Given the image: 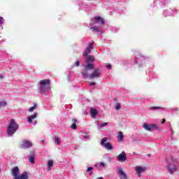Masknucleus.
<instances>
[{
	"label": "nucleus",
	"mask_w": 179,
	"mask_h": 179,
	"mask_svg": "<svg viewBox=\"0 0 179 179\" xmlns=\"http://www.w3.org/2000/svg\"><path fill=\"white\" fill-rule=\"evenodd\" d=\"M94 61V57L92 55H87V64H90V62H93Z\"/></svg>",
	"instance_id": "obj_20"
},
{
	"label": "nucleus",
	"mask_w": 179,
	"mask_h": 179,
	"mask_svg": "<svg viewBox=\"0 0 179 179\" xmlns=\"http://www.w3.org/2000/svg\"><path fill=\"white\" fill-rule=\"evenodd\" d=\"M118 171H119V176L120 179H128V178L127 177V173L124 172L122 169H119Z\"/></svg>",
	"instance_id": "obj_15"
},
{
	"label": "nucleus",
	"mask_w": 179,
	"mask_h": 179,
	"mask_svg": "<svg viewBox=\"0 0 179 179\" xmlns=\"http://www.w3.org/2000/svg\"><path fill=\"white\" fill-rule=\"evenodd\" d=\"M167 169L169 170V173H170V174H173V173L178 170L176 165H170V164L167 166Z\"/></svg>",
	"instance_id": "obj_11"
},
{
	"label": "nucleus",
	"mask_w": 179,
	"mask_h": 179,
	"mask_svg": "<svg viewBox=\"0 0 179 179\" xmlns=\"http://www.w3.org/2000/svg\"><path fill=\"white\" fill-rule=\"evenodd\" d=\"M166 122V119H162V124H164Z\"/></svg>",
	"instance_id": "obj_41"
},
{
	"label": "nucleus",
	"mask_w": 179,
	"mask_h": 179,
	"mask_svg": "<svg viewBox=\"0 0 179 179\" xmlns=\"http://www.w3.org/2000/svg\"><path fill=\"white\" fill-rule=\"evenodd\" d=\"M143 128L145 129V131H152V129H157V131L160 130V127H157L155 124H149L148 123H143Z\"/></svg>",
	"instance_id": "obj_4"
},
{
	"label": "nucleus",
	"mask_w": 179,
	"mask_h": 179,
	"mask_svg": "<svg viewBox=\"0 0 179 179\" xmlns=\"http://www.w3.org/2000/svg\"><path fill=\"white\" fill-rule=\"evenodd\" d=\"M97 179H103V177H99Z\"/></svg>",
	"instance_id": "obj_42"
},
{
	"label": "nucleus",
	"mask_w": 179,
	"mask_h": 179,
	"mask_svg": "<svg viewBox=\"0 0 179 179\" xmlns=\"http://www.w3.org/2000/svg\"><path fill=\"white\" fill-rule=\"evenodd\" d=\"M150 110H163V108L160 106H152Z\"/></svg>",
	"instance_id": "obj_24"
},
{
	"label": "nucleus",
	"mask_w": 179,
	"mask_h": 179,
	"mask_svg": "<svg viewBox=\"0 0 179 179\" xmlns=\"http://www.w3.org/2000/svg\"><path fill=\"white\" fill-rule=\"evenodd\" d=\"M100 166H101V167H106V164H104V162H101V163H100Z\"/></svg>",
	"instance_id": "obj_36"
},
{
	"label": "nucleus",
	"mask_w": 179,
	"mask_h": 179,
	"mask_svg": "<svg viewBox=\"0 0 179 179\" xmlns=\"http://www.w3.org/2000/svg\"><path fill=\"white\" fill-rule=\"evenodd\" d=\"M118 171H119V176L120 179H128V178L127 177V173L124 172L122 169H119Z\"/></svg>",
	"instance_id": "obj_13"
},
{
	"label": "nucleus",
	"mask_w": 179,
	"mask_h": 179,
	"mask_svg": "<svg viewBox=\"0 0 179 179\" xmlns=\"http://www.w3.org/2000/svg\"><path fill=\"white\" fill-rule=\"evenodd\" d=\"M37 107V103H34L33 106L29 108V113H33L34 111L35 108Z\"/></svg>",
	"instance_id": "obj_22"
},
{
	"label": "nucleus",
	"mask_w": 179,
	"mask_h": 179,
	"mask_svg": "<svg viewBox=\"0 0 179 179\" xmlns=\"http://www.w3.org/2000/svg\"><path fill=\"white\" fill-rule=\"evenodd\" d=\"M72 122H73V124H76V122H78V120L72 119Z\"/></svg>",
	"instance_id": "obj_35"
},
{
	"label": "nucleus",
	"mask_w": 179,
	"mask_h": 179,
	"mask_svg": "<svg viewBox=\"0 0 179 179\" xmlns=\"http://www.w3.org/2000/svg\"><path fill=\"white\" fill-rule=\"evenodd\" d=\"M36 118H37V113H34V115L29 116L28 117L27 122H29V124H31V122H33V120Z\"/></svg>",
	"instance_id": "obj_17"
},
{
	"label": "nucleus",
	"mask_w": 179,
	"mask_h": 179,
	"mask_svg": "<svg viewBox=\"0 0 179 179\" xmlns=\"http://www.w3.org/2000/svg\"><path fill=\"white\" fill-rule=\"evenodd\" d=\"M92 69H94V64H87L85 66V71H83L81 72V73L83 76V77L85 78V79H86L87 78V76H89V74L87 73V72H89V71H92Z\"/></svg>",
	"instance_id": "obj_3"
},
{
	"label": "nucleus",
	"mask_w": 179,
	"mask_h": 179,
	"mask_svg": "<svg viewBox=\"0 0 179 179\" xmlns=\"http://www.w3.org/2000/svg\"><path fill=\"white\" fill-rule=\"evenodd\" d=\"M146 169H147L146 166L142 167V166H137L135 168V170L139 178H141V176H142L141 173H143V171H146Z\"/></svg>",
	"instance_id": "obj_10"
},
{
	"label": "nucleus",
	"mask_w": 179,
	"mask_h": 179,
	"mask_svg": "<svg viewBox=\"0 0 179 179\" xmlns=\"http://www.w3.org/2000/svg\"><path fill=\"white\" fill-rule=\"evenodd\" d=\"M29 162L30 163H32V164H34V155H31L29 157Z\"/></svg>",
	"instance_id": "obj_23"
},
{
	"label": "nucleus",
	"mask_w": 179,
	"mask_h": 179,
	"mask_svg": "<svg viewBox=\"0 0 179 179\" xmlns=\"http://www.w3.org/2000/svg\"><path fill=\"white\" fill-rule=\"evenodd\" d=\"M120 108H121V105L120 104V103H115V110H120Z\"/></svg>",
	"instance_id": "obj_28"
},
{
	"label": "nucleus",
	"mask_w": 179,
	"mask_h": 179,
	"mask_svg": "<svg viewBox=\"0 0 179 179\" xmlns=\"http://www.w3.org/2000/svg\"><path fill=\"white\" fill-rule=\"evenodd\" d=\"M71 128H72V129H76V128H78V126L76 125V123H73L71 124Z\"/></svg>",
	"instance_id": "obj_31"
},
{
	"label": "nucleus",
	"mask_w": 179,
	"mask_h": 179,
	"mask_svg": "<svg viewBox=\"0 0 179 179\" xmlns=\"http://www.w3.org/2000/svg\"><path fill=\"white\" fill-rule=\"evenodd\" d=\"M92 170H93V168L90 166L87 169V171H92Z\"/></svg>",
	"instance_id": "obj_38"
},
{
	"label": "nucleus",
	"mask_w": 179,
	"mask_h": 179,
	"mask_svg": "<svg viewBox=\"0 0 179 179\" xmlns=\"http://www.w3.org/2000/svg\"><path fill=\"white\" fill-rule=\"evenodd\" d=\"M97 23H101V24H105L106 21L100 16L94 17L92 24H97Z\"/></svg>",
	"instance_id": "obj_8"
},
{
	"label": "nucleus",
	"mask_w": 179,
	"mask_h": 179,
	"mask_svg": "<svg viewBox=\"0 0 179 179\" xmlns=\"http://www.w3.org/2000/svg\"><path fill=\"white\" fill-rule=\"evenodd\" d=\"M15 179H29V173L24 172L22 174L18 175Z\"/></svg>",
	"instance_id": "obj_16"
},
{
	"label": "nucleus",
	"mask_w": 179,
	"mask_h": 179,
	"mask_svg": "<svg viewBox=\"0 0 179 179\" xmlns=\"http://www.w3.org/2000/svg\"><path fill=\"white\" fill-rule=\"evenodd\" d=\"M40 84V93L44 94L47 90H50L51 86V80L50 79L41 80L39 82Z\"/></svg>",
	"instance_id": "obj_1"
},
{
	"label": "nucleus",
	"mask_w": 179,
	"mask_h": 179,
	"mask_svg": "<svg viewBox=\"0 0 179 179\" xmlns=\"http://www.w3.org/2000/svg\"><path fill=\"white\" fill-rule=\"evenodd\" d=\"M117 162H127V154L125 152H122V153L117 156Z\"/></svg>",
	"instance_id": "obj_9"
},
{
	"label": "nucleus",
	"mask_w": 179,
	"mask_h": 179,
	"mask_svg": "<svg viewBox=\"0 0 179 179\" xmlns=\"http://www.w3.org/2000/svg\"><path fill=\"white\" fill-rule=\"evenodd\" d=\"M108 122H103L101 124H99V127H101V128H103V127H106V125H108Z\"/></svg>",
	"instance_id": "obj_32"
},
{
	"label": "nucleus",
	"mask_w": 179,
	"mask_h": 179,
	"mask_svg": "<svg viewBox=\"0 0 179 179\" xmlns=\"http://www.w3.org/2000/svg\"><path fill=\"white\" fill-rule=\"evenodd\" d=\"M84 139H89V138H90V136L89 135H85L83 136Z\"/></svg>",
	"instance_id": "obj_37"
},
{
	"label": "nucleus",
	"mask_w": 179,
	"mask_h": 179,
	"mask_svg": "<svg viewBox=\"0 0 179 179\" xmlns=\"http://www.w3.org/2000/svg\"><path fill=\"white\" fill-rule=\"evenodd\" d=\"M35 124H37V122H35Z\"/></svg>",
	"instance_id": "obj_43"
},
{
	"label": "nucleus",
	"mask_w": 179,
	"mask_h": 179,
	"mask_svg": "<svg viewBox=\"0 0 179 179\" xmlns=\"http://www.w3.org/2000/svg\"><path fill=\"white\" fill-rule=\"evenodd\" d=\"M17 129H19V124L15 122V119H11L8 127V135L9 136H12V135H13V134H15Z\"/></svg>",
	"instance_id": "obj_2"
},
{
	"label": "nucleus",
	"mask_w": 179,
	"mask_h": 179,
	"mask_svg": "<svg viewBox=\"0 0 179 179\" xmlns=\"http://www.w3.org/2000/svg\"><path fill=\"white\" fill-rule=\"evenodd\" d=\"M31 146H33V143H31V141L27 140L22 141V144L20 146L22 149H29V148H31Z\"/></svg>",
	"instance_id": "obj_6"
},
{
	"label": "nucleus",
	"mask_w": 179,
	"mask_h": 179,
	"mask_svg": "<svg viewBox=\"0 0 179 179\" xmlns=\"http://www.w3.org/2000/svg\"><path fill=\"white\" fill-rule=\"evenodd\" d=\"M80 64V62H79V60H77V61L75 62L76 66H79Z\"/></svg>",
	"instance_id": "obj_34"
},
{
	"label": "nucleus",
	"mask_w": 179,
	"mask_h": 179,
	"mask_svg": "<svg viewBox=\"0 0 179 179\" xmlns=\"http://www.w3.org/2000/svg\"><path fill=\"white\" fill-rule=\"evenodd\" d=\"M90 114L92 117V118H96V115H97V110L94 108H92L90 110Z\"/></svg>",
	"instance_id": "obj_18"
},
{
	"label": "nucleus",
	"mask_w": 179,
	"mask_h": 179,
	"mask_svg": "<svg viewBox=\"0 0 179 179\" xmlns=\"http://www.w3.org/2000/svg\"><path fill=\"white\" fill-rule=\"evenodd\" d=\"M117 141H119V142H122V141H124V134L122 131L119 132L117 135Z\"/></svg>",
	"instance_id": "obj_19"
},
{
	"label": "nucleus",
	"mask_w": 179,
	"mask_h": 179,
	"mask_svg": "<svg viewBox=\"0 0 179 179\" xmlns=\"http://www.w3.org/2000/svg\"><path fill=\"white\" fill-rule=\"evenodd\" d=\"M105 142H107V138H106V137L101 139V145L102 146H104V145H105L104 143Z\"/></svg>",
	"instance_id": "obj_29"
},
{
	"label": "nucleus",
	"mask_w": 179,
	"mask_h": 179,
	"mask_svg": "<svg viewBox=\"0 0 179 179\" xmlns=\"http://www.w3.org/2000/svg\"><path fill=\"white\" fill-rule=\"evenodd\" d=\"M55 143H57V145H59V143H61V141H59V138L55 136Z\"/></svg>",
	"instance_id": "obj_30"
},
{
	"label": "nucleus",
	"mask_w": 179,
	"mask_h": 179,
	"mask_svg": "<svg viewBox=\"0 0 179 179\" xmlns=\"http://www.w3.org/2000/svg\"><path fill=\"white\" fill-rule=\"evenodd\" d=\"M20 173V170L19 169V166H14L11 169V175L13 177H14V179H15L18 176L19 173Z\"/></svg>",
	"instance_id": "obj_7"
},
{
	"label": "nucleus",
	"mask_w": 179,
	"mask_h": 179,
	"mask_svg": "<svg viewBox=\"0 0 179 179\" xmlns=\"http://www.w3.org/2000/svg\"><path fill=\"white\" fill-rule=\"evenodd\" d=\"M118 171H119V176L120 179H128V178L127 177V173L124 172L122 169H119Z\"/></svg>",
	"instance_id": "obj_14"
},
{
	"label": "nucleus",
	"mask_w": 179,
	"mask_h": 179,
	"mask_svg": "<svg viewBox=\"0 0 179 179\" xmlns=\"http://www.w3.org/2000/svg\"><path fill=\"white\" fill-rule=\"evenodd\" d=\"M92 50H93V43L90 44L87 49L83 52L84 57H87V54H90V51H92Z\"/></svg>",
	"instance_id": "obj_12"
},
{
	"label": "nucleus",
	"mask_w": 179,
	"mask_h": 179,
	"mask_svg": "<svg viewBox=\"0 0 179 179\" xmlns=\"http://www.w3.org/2000/svg\"><path fill=\"white\" fill-rule=\"evenodd\" d=\"M103 146L107 150H113V145L110 143H106Z\"/></svg>",
	"instance_id": "obj_21"
},
{
	"label": "nucleus",
	"mask_w": 179,
	"mask_h": 179,
	"mask_svg": "<svg viewBox=\"0 0 179 179\" xmlns=\"http://www.w3.org/2000/svg\"><path fill=\"white\" fill-rule=\"evenodd\" d=\"M52 166H54V162H52V160H50L48 162V167H52Z\"/></svg>",
	"instance_id": "obj_25"
},
{
	"label": "nucleus",
	"mask_w": 179,
	"mask_h": 179,
	"mask_svg": "<svg viewBox=\"0 0 179 179\" xmlns=\"http://www.w3.org/2000/svg\"><path fill=\"white\" fill-rule=\"evenodd\" d=\"M101 76V73H100V69H95L94 72L88 75L87 78L89 79H96L97 78H100Z\"/></svg>",
	"instance_id": "obj_5"
},
{
	"label": "nucleus",
	"mask_w": 179,
	"mask_h": 179,
	"mask_svg": "<svg viewBox=\"0 0 179 179\" xmlns=\"http://www.w3.org/2000/svg\"><path fill=\"white\" fill-rule=\"evenodd\" d=\"M7 103L5 101H0V108H1V107H5V106H6Z\"/></svg>",
	"instance_id": "obj_27"
},
{
	"label": "nucleus",
	"mask_w": 179,
	"mask_h": 179,
	"mask_svg": "<svg viewBox=\"0 0 179 179\" xmlns=\"http://www.w3.org/2000/svg\"><path fill=\"white\" fill-rule=\"evenodd\" d=\"M94 85H96V83L92 82L90 84V86H94Z\"/></svg>",
	"instance_id": "obj_40"
},
{
	"label": "nucleus",
	"mask_w": 179,
	"mask_h": 179,
	"mask_svg": "<svg viewBox=\"0 0 179 179\" xmlns=\"http://www.w3.org/2000/svg\"><path fill=\"white\" fill-rule=\"evenodd\" d=\"M3 24V17H0V26H2Z\"/></svg>",
	"instance_id": "obj_33"
},
{
	"label": "nucleus",
	"mask_w": 179,
	"mask_h": 179,
	"mask_svg": "<svg viewBox=\"0 0 179 179\" xmlns=\"http://www.w3.org/2000/svg\"><path fill=\"white\" fill-rule=\"evenodd\" d=\"M0 171H1V169H0Z\"/></svg>",
	"instance_id": "obj_44"
},
{
	"label": "nucleus",
	"mask_w": 179,
	"mask_h": 179,
	"mask_svg": "<svg viewBox=\"0 0 179 179\" xmlns=\"http://www.w3.org/2000/svg\"><path fill=\"white\" fill-rule=\"evenodd\" d=\"M91 30L92 31H96V33H99V27H91Z\"/></svg>",
	"instance_id": "obj_26"
},
{
	"label": "nucleus",
	"mask_w": 179,
	"mask_h": 179,
	"mask_svg": "<svg viewBox=\"0 0 179 179\" xmlns=\"http://www.w3.org/2000/svg\"><path fill=\"white\" fill-rule=\"evenodd\" d=\"M106 68H107V69H111V65L110 64H108L106 66Z\"/></svg>",
	"instance_id": "obj_39"
}]
</instances>
